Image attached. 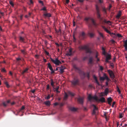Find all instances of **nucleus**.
Returning a JSON list of instances; mask_svg holds the SVG:
<instances>
[{"label":"nucleus","instance_id":"36","mask_svg":"<svg viewBox=\"0 0 127 127\" xmlns=\"http://www.w3.org/2000/svg\"><path fill=\"white\" fill-rule=\"evenodd\" d=\"M59 68H62L64 70V69H66V67L64 66L63 65H61V67H59Z\"/></svg>","mask_w":127,"mask_h":127},{"label":"nucleus","instance_id":"57","mask_svg":"<svg viewBox=\"0 0 127 127\" xmlns=\"http://www.w3.org/2000/svg\"><path fill=\"white\" fill-rule=\"evenodd\" d=\"M31 91V92L33 93H34L35 92V89H34V90H32Z\"/></svg>","mask_w":127,"mask_h":127},{"label":"nucleus","instance_id":"15","mask_svg":"<svg viewBox=\"0 0 127 127\" xmlns=\"http://www.w3.org/2000/svg\"><path fill=\"white\" fill-rule=\"evenodd\" d=\"M69 109L71 111L75 112L76 111L77 109L76 108L71 106H69Z\"/></svg>","mask_w":127,"mask_h":127},{"label":"nucleus","instance_id":"6","mask_svg":"<svg viewBox=\"0 0 127 127\" xmlns=\"http://www.w3.org/2000/svg\"><path fill=\"white\" fill-rule=\"evenodd\" d=\"M50 58L51 61L56 65H59V64H61V61L58 60V58H56L55 60L53 59L51 57Z\"/></svg>","mask_w":127,"mask_h":127},{"label":"nucleus","instance_id":"18","mask_svg":"<svg viewBox=\"0 0 127 127\" xmlns=\"http://www.w3.org/2000/svg\"><path fill=\"white\" fill-rule=\"evenodd\" d=\"M125 49L127 51V40H126L124 42V46Z\"/></svg>","mask_w":127,"mask_h":127},{"label":"nucleus","instance_id":"53","mask_svg":"<svg viewBox=\"0 0 127 127\" xmlns=\"http://www.w3.org/2000/svg\"><path fill=\"white\" fill-rule=\"evenodd\" d=\"M59 88H60L59 87V86H58L56 88H54V89H56L55 90L57 91V90H58L59 89Z\"/></svg>","mask_w":127,"mask_h":127},{"label":"nucleus","instance_id":"16","mask_svg":"<svg viewBox=\"0 0 127 127\" xmlns=\"http://www.w3.org/2000/svg\"><path fill=\"white\" fill-rule=\"evenodd\" d=\"M112 99L111 97H108L107 98V100L108 102L109 105H111V102L112 101Z\"/></svg>","mask_w":127,"mask_h":127},{"label":"nucleus","instance_id":"25","mask_svg":"<svg viewBox=\"0 0 127 127\" xmlns=\"http://www.w3.org/2000/svg\"><path fill=\"white\" fill-rule=\"evenodd\" d=\"M68 97V95L66 93H65V95L64 98V100H66L67 98Z\"/></svg>","mask_w":127,"mask_h":127},{"label":"nucleus","instance_id":"58","mask_svg":"<svg viewBox=\"0 0 127 127\" xmlns=\"http://www.w3.org/2000/svg\"><path fill=\"white\" fill-rule=\"evenodd\" d=\"M39 56L38 55H36L35 56V57L36 59L38 58Z\"/></svg>","mask_w":127,"mask_h":127},{"label":"nucleus","instance_id":"34","mask_svg":"<svg viewBox=\"0 0 127 127\" xmlns=\"http://www.w3.org/2000/svg\"><path fill=\"white\" fill-rule=\"evenodd\" d=\"M5 85L6 86L7 88H9V86L8 84V83L7 82H5Z\"/></svg>","mask_w":127,"mask_h":127},{"label":"nucleus","instance_id":"44","mask_svg":"<svg viewBox=\"0 0 127 127\" xmlns=\"http://www.w3.org/2000/svg\"><path fill=\"white\" fill-rule=\"evenodd\" d=\"M86 76H87L88 77V78L89 79L90 78V75L89 73H87L86 74Z\"/></svg>","mask_w":127,"mask_h":127},{"label":"nucleus","instance_id":"17","mask_svg":"<svg viewBox=\"0 0 127 127\" xmlns=\"http://www.w3.org/2000/svg\"><path fill=\"white\" fill-rule=\"evenodd\" d=\"M109 92V90L107 88H105L104 90V94L106 96H107Z\"/></svg>","mask_w":127,"mask_h":127},{"label":"nucleus","instance_id":"40","mask_svg":"<svg viewBox=\"0 0 127 127\" xmlns=\"http://www.w3.org/2000/svg\"><path fill=\"white\" fill-rule=\"evenodd\" d=\"M117 35L118 37H122V36L121 34H117Z\"/></svg>","mask_w":127,"mask_h":127},{"label":"nucleus","instance_id":"2","mask_svg":"<svg viewBox=\"0 0 127 127\" xmlns=\"http://www.w3.org/2000/svg\"><path fill=\"white\" fill-rule=\"evenodd\" d=\"M88 100L90 102H91L92 101V99H94L96 101L98 100L102 103L105 102V99L104 97H102L100 99H98L97 96H92L90 94L88 95Z\"/></svg>","mask_w":127,"mask_h":127},{"label":"nucleus","instance_id":"8","mask_svg":"<svg viewBox=\"0 0 127 127\" xmlns=\"http://www.w3.org/2000/svg\"><path fill=\"white\" fill-rule=\"evenodd\" d=\"M107 72L111 78L112 79H114L115 78V76L114 73L112 71L110 70H108Z\"/></svg>","mask_w":127,"mask_h":127},{"label":"nucleus","instance_id":"37","mask_svg":"<svg viewBox=\"0 0 127 127\" xmlns=\"http://www.w3.org/2000/svg\"><path fill=\"white\" fill-rule=\"evenodd\" d=\"M41 10L46 11V8L45 7H44L42 8L41 9Z\"/></svg>","mask_w":127,"mask_h":127},{"label":"nucleus","instance_id":"31","mask_svg":"<svg viewBox=\"0 0 127 127\" xmlns=\"http://www.w3.org/2000/svg\"><path fill=\"white\" fill-rule=\"evenodd\" d=\"M98 33L100 36L102 38L103 37V34L101 32H98Z\"/></svg>","mask_w":127,"mask_h":127},{"label":"nucleus","instance_id":"29","mask_svg":"<svg viewBox=\"0 0 127 127\" xmlns=\"http://www.w3.org/2000/svg\"><path fill=\"white\" fill-rule=\"evenodd\" d=\"M124 114L123 113H121L119 114V118H122Z\"/></svg>","mask_w":127,"mask_h":127},{"label":"nucleus","instance_id":"62","mask_svg":"<svg viewBox=\"0 0 127 127\" xmlns=\"http://www.w3.org/2000/svg\"><path fill=\"white\" fill-rule=\"evenodd\" d=\"M93 77L95 80L97 79V77L95 75L93 76Z\"/></svg>","mask_w":127,"mask_h":127},{"label":"nucleus","instance_id":"11","mask_svg":"<svg viewBox=\"0 0 127 127\" xmlns=\"http://www.w3.org/2000/svg\"><path fill=\"white\" fill-rule=\"evenodd\" d=\"M79 38L82 39H84L85 37V33L83 32L80 34L79 36Z\"/></svg>","mask_w":127,"mask_h":127},{"label":"nucleus","instance_id":"20","mask_svg":"<svg viewBox=\"0 0 127 127\" xmlns=\"http://www.w3.org/2000/svg\"><path fill=\"white\" fill-rule=\"evenodd\" d=\"M44 104L47 106H49L50 105V101L48 100L45 102Z\"/></svg>","mask_w":127,"mask_h":127},{"label":"nucleus","instance_id":"14","mask_svg":"<svg viewBox=\"0 0 127 127\" xmlns=\"http://www.w3.org/2000/svg\"><path fill=\"white\" fill-rule=\"evenodd\" d=\"M111 59V56L109 54H108L106 57V59L105 62L106 63H108L109 62L108 60Z\"/></svg>","mask_w":127,"mask_h":127},{"label":"nucleus","instance_id":"54","mask_svg":"<svg viewBox=\"0 0 127 127\" xmlns=\"http://www.w3.org/2000/svg\"><path fill=\"white\" fill-rule=\"evenodd\" d=\"M16 59L17 61H19L21 60V59L20 58H17Z\"/></svg>","mask_w":127,"mask_h":127},{"label":"nucleus","instance_id":"42","mask_svg":"<svg viewBox=\"0 0 127 127\" xmlns=\"http://www.w3.org/2000/svg\"><path fill=\"white\" fill-rule=\"evenodd\" d=\"M69 94H70V95H71L72 96H74V93H73L72 92H69Z\"/></svg>","mask_w":127,"mask_h":127},{"label":"nucleus","instance_id":"47","mask_svg":"<svg viewBox=\"0 0 127 127\" xmlns=\"http://www.w3.org/2000/svg\"><path fill=\"white\" fill-rule=\"evenodd\" d=\"M25 108L24 106H22L21 108L20 111H21V110H24Z\"/></svg>","mask_w":127,"mask_h":127},{"label":"nucleus","instance_id":"51","mask_svg":"<svg viewBox=\"0 0 127 127\" xmlns=\"http://www.w3.org/2000/svg\"><path fill=\"white\" fill-rule=\"evenodd\" d=\"M99 67H100V69L101 70V71H102L103 70V68L102 66H100Z\"/></svg>","mask_w":127,"mask_h":127},{"label":"nucleus","instance_id":"63","mask_svg":"<svg viewBox=\"0 0 127 127\" xmlns=\"http://www.w3.org/2000/svg\"><path fill=\"white\" fill-rule=\"evenodd\" d=\"M102 53H103V54L104 55H105V54H106V52H105V51H103Z\"/></svg>","mask_w":127,"mask_h":127},{"label":"nucleus","instance_id":"33","mask_svg":"<svg viewBox=\"0 0 127 127\" xmlns=\"http://www.w3.org/2000/svg\"><path fill=\"white\" fill-rule=\"evenodd\" d=\"M60 68V73H63L64 72V70L62 69V68Z\"/></svg>","mask_w":127,"mask_h":127},{"label":"nucleus","instance_id":"52","mask_svg":"<svg viewBox=\"0 0 127 127\" xmlns=\"http://www.w3.org/2000/svg\"><path fill=\"white\" fill-rule=\"evenodd\" d=\"M44 52L47 55H49V53L48 52H47L46 51V50H45Z\"/></svg>","mask_w":127,"mask_h":127},{"label":"nucleus","instance_id":"4","mask_svg":"<svg viewBox=\"0 0 127 127\" xmlns=\"http://www.w3.org/2000/svg\"><path fill=\"white\" fill-rule=\"evenodd\" d=\"M79 82V80L77 77H74L73 80L70 81L72 85L75 86L78 85Z\"/></svg>","mask_w":127,"mask_h":127},{"label":"nucleus","instance_id":"46","mask_svg":"<svg viewBox=\"0 0 127 127\" xmlns=\"http://www.w3.org/2000/svg\"><path fill=\"white\" fill-rule=\"evenodd\" d=\"M69 2V0H66V2L65 3V4H68Z\"/></svg>","mask_w":127,"mask_h":127},{"label":"nucleus","instance_id":"10","mask_svg":"<svg viewBox=\"0 0 127 127\" xmlns=\"http://www.w3.org/2000/svg\"><path fill=\"white\" fill-rule=\"evenodd\" d=\"M92 105L94 107V108L92 113V115L95 114L98 109L94 104H93Z\"/></svg>","mask_w":127,"mask_h":127},{"label":"nucleus","instance_id":"32","mask_svg":"<svg viewBox=\"0 0 127 127\" xmlns=\"http://www.w3.org/2000/svg\"><path fill=\"white\" fill-rule=\"evenodd\" d=\"M50 95H48V96L45 97V98L47 99H50Z\"/></svg>","mask_w":127,"mask_h":127},{"label":"nucleus","instance_id":"19","mask_svg":"<svg viewBox=\"0 0 127 127\" xmlns=\"http://www.w3.org/2000/svg\"><path fill=\"white\" fill-rule=\"evenodd\" d=\"M121 15V11H120L117 14L116 17L117 18H119Z\"/></svg>","mask_w":127,"mask_h":127},{"label":"nucleus","instance_id":"49","mask_svg":"<svg viewBox=\"0 0 127 127\" xmlns=\"http://www.w3.org/2000/svg\"><path fill=\"white\" fill-rule=\"evenodd\" d=\"M50 88V86L49 84L47 85L46 89L47 90H48Z\"/></svg>","mask_w":127,"mask_h":127},{"label":"nucleus","instance_id":"64","mask_svg":"<svg viewBox=\"0 0 127 127\" xmlns=\"http://www.w3.org/2000/svg\"><path fill=\"white\" fill-rule=\"evenodd\" d=\"M30 2L31 4H32L33 3V1L32 0H30Z\"/></svg>","mask_w":127,"mask_h":127},{"label":"nucleus","instance_id":"45","mask_svg":"<svg viewBox=\"0 0 127 127\" xmlns=\"http://www.w3.org/2000/svg\"><path fill=\"white\" fill-rule=\"evenodd\" d=\"M95 80L96 83L98 84V85H99V83L98 82V81L97 79H96Z\"/></svg>","mask_w":127,"mask_h":127},{"label":"nucleus","instance_id":"22","mask_svg":"<svg viewBox=\"0 0 127 127\" xmlns=\"http://www.w3.org/2000/svg\"><path fill=\"white\" fill-rule=\"evenodd\" d=\"M48 67L49 68V69L51 70H52L53 69L52 68V66L50 64V63H49L48 64Z\"/></svg>","mask_w":127,"mask_h":127},{"label":"nucleus","instance_id":"43","mask_svg":"<svg viewBox=\"0 0 127 127\" xmlns=\"http://www.w3.org/2000/svg\"><path fill=\"white\" fill-rule=\"evenodd\" d=\"M1 71L2 72H6V70L4 68H2L1 70Z\"/></svg>","mask_w":127,"mask_h":127},{"label":"nucleus","instance_id":"23","mask_svg":"<svg viewBox=\"0 0 127 127\" xmlns=\"http://www.w3.org/2000/svg\"><path fill=\"white\" fill-rule=\"evenodd\" d=\"M89 35L91 37H94V33L92 32H89L88 33Z\"/></svg>","mask_w":127,"mask_h":127},{"label":"nucleus","instance_id":"3","mask_svg":"<svg viewBox=\"0 0 127 127\" xmlns=\"http://www.w3.org/2000/svg\"><path fill=\"white\" fill-rule=\"evenodd\" d=\"M79 48L80 50H85L87 53L91 54L92 52L91 48L86 45L84 46H80L79 47Z\"/></svg>","mask_w":127,"mask_h":127},{"label":"nucleus","instance_id":"5","mask_svg":"<svg viewBox=\"0 0 127 127\" xmlns=\"http://www.w3.org/2000/svg\"><path fill=\"white\" fill-rule=\"evenodd\" d=\"M85 20L88 22V24H89V25L90 26L91 25L88 22L89 20H90L91 22L93 25L95 26H96V24L93 18H86L85 19Z\"/></svg>","mask_w":127,"mask_h":127},{"label":"nucleus","instance_id":"30","mask_svg":"<svg viewBox=\"0 0 127 127\" xmlns=\"http://www.w3.org/2000/svg\"><path fill=\"white\" fill-rule=\"evenodd\" d=\"M73 41L74 42H76V39L75 37V35L74 34H73Z\"/></svg>","mask_w":127,"mask_h":127},{"label":"nucleus","instance_id":"60","mask_svg":"<svg viewBox=\"0 0 127 127\" xmlns=\"http://www.w3.org/2000/svg\"><path fill=\"white\" fill-rule=\"evenodd\" d=\"M115 102H113L112 105V107H113L114 106V105L115 104Z\"/></svg>","mask_w":127,"mask_h":127},{"label":"nucleus","instance_id":"9","mask_svg":"<svg viewBox=\"0 0 127 127\" xmlns=\"http://www.w3.org/2000/svg\"><path fill=\"white\" fill-rule=\"evenodd\" d=\"M43 17L45 18H49L51 17V14L50 13L46 12L43 13Z\"/></svg>","mask_w":127,"mask_h":127},{"label":"nucleus","instance_id":"27","mask_svg":"<svg viewBox=\"0 0 127 127\" xmlns=\"http://www.w3.org/2000/svg\"><path fill=\"white\" fill-rule=\"evenodd\" d=\"M51 85L53 87H54V83L53 81V80L52 79H51Z\"/></svg>","mask_w":127,"mask_h":127},{"label":"nucleus","instance_id":"59","mask_svg":"<svg viewBox=\"0 0 127 127\" xmlns=\"http://www.w3.org/2000/svg\"><path fill=\"white\" fill-rule=\"evenodd\" d=\"M110 65L112 67H114V65L113 63H111Z\"/></svg>","mask_w":127,"mask_h":127},{"label":"nucleus","instance_id":"21","mask_svg":"<svg viewBox=\"0 0 127 127\" xmlns=\"http://www.w3.org/2000/svg\"><path fill=\"white\" fill-rule=\"evenodd\" d=\"M10 102V100H8L6 102H3V106L5 107L7 106V103H9Z\"/></svg>","mask_w":127,"mask_h":127},{"label":"nucleus","instance_id":"56","mask_svg":"<svg viewBox=\"0 0 127 127\" xmlns=\"http://www.w3.org/2000/svg\"><path fill=\"white\" fill-rule=\"evenodd\" d=\"M39 2L40 3H41L42 4V5H43V1H42L39 0Z\"/></svg>","mask_w":127,"mask_h":127},{"label":"nucleus","instance_id":"48","mask_svg":"<svg viewBox=\"0 0 127 127\" xmlns=\"http://www.w3.org/2000/svg\"><path fill=\"white\" fill-rule=\"evenodd\" d=\"M21 51L23 54H26V52L24 50H22Z\"/></svg>","mask_w":127,"mask_h":127},{"label":"nucleus","instance_id":"38","mask_svg":"<svg viewBox=\"0 0 127 127\" xmlns=\"http://www.w3.org/2000/svg\"><path fill=\"white\" fill-rule=\"evenodd\" d=\"M100 80L104 81L105 80V78L104 77H100Z\"/></svg>","mask_w":127,"mask_h":127},{"label":"nucleus","instance_id":"35","mask_svg":"<svg viewBox=\"0 0 127 127\" xmlns=\"http://www.w3.org/2000/svg\"><path fill=\"white\" fill-rule=\"evenodd\" d=\"M72 53H68L66 54V55L67 56H70L72 55Z\"/></svg>","mask_w":127,"mask_h":127},{"label":"nucleus","instance_id":"26","mask_svg":"<svg viewBox=\"0 0 127 127\" xmlns=\"http://www.w3.org/2000/svg\"><path fill=\"white\" fill-rule=\"evenodd\" d=\"M25 40L24 38L22 37H19V40L21 42H24V41Z\"/></svg>","mask_w":127,"mask_h":127},{"label":"nucleus","instance_id":"24","mask_svg":"<svg viewBox=\"0 0 127 127\" xmlns=\"http://www.w3.org/2000/svg\"><path fill=\"white\" fill-rule=\"evenodd\" d=\"M29 69L27 68H26L25 70H24L22 72V74H24L25 73H27Z\"/></svg>","mask_w":127,"mask_h":127},{"label":"nucleus","instance_id":"13","mask_svg":"<svg viewBox=\"0 0 127 127\" xmlns=\"http://www.w3.org/2000/svg\"><path fill=\"white\" fill-rule=\"evenodd\" d=\"M94 63V59L93 57H90L89 58V60L88 64H92Z\"/></svg>","mask_w":127,"mask_h":127},{"label":"nucleus","instance_id":"39","mask_svg":"<svg viewBox=\"0 0 127 127\" xmlns=\"http://www.w3.org/2000/svg\"><path fill=\"white\" fill-rule=\"evenodd\" d=\"M103 11L104 12V13H106V10L105 8H103Z\"/></svg>","mask_w":127,"mask_h":127},{"label":"nucleus","instance_id":"61","mask_svg":"<svg viewBox=\"0 0 127 127\" xmlns=\"http://www.w3.org/2000/svg\"><path fill=\"white\" fill-rule=\"evenodd\" d=\"M99 1V2L100 3H101L102 2L103 0H98Z\"/></svg>","mask_w":127,"mask_h":127},{"label":"nucleus","instance_id":"28","mask_svg":"<svg viewBox=\"0 0 127 127\" xmlns=\"http://www.w3.org/2000/svg\"><path fill=\"white\" fill-rule=\"evenodd\" d=\"M9 3L10 4L12 7H13V6H14V4L12 1H11V0H10L9 1Z\"/></svg>","mask_w":127,"mask_h":127},{"label":"nucleus","instance_id":"1","mask_svg":"<svg viewBox=\"0 0 127 127\" xmlns=\"http://www.w3.org/2000/svg\"><path fill=\"white\" fill-rule=\"evenodd\" d=\"M96 14L97 18L100 20V21H102V24H104L103 23L108 24V25H111V22L109 21H107L105 19L103 20L102 18L101 17L100 15V14L99 11V8L98 6H96Z\"/></svg>","mask_w":127,"mask_h":127},{"label":"nucleus","instance_id":"50","mask_svg":"<svg viewBox=\"0 0 127 127\" xmlns=\"http://www.w3.org/2000/svg\"><path fill=\"white\" fill-rule=\"evenodd\" d=\"M117 88H118L117 91L119 92V94H120L121 93L120 90L119 88L118 87H117Z\"/></svg>","mask_w":127,"mask_h":127},{"label":"nucleus","instance_id":"55","mask_svg":"<svg viewBox=\"0 0 127 127\" xmlns=\"http://www.w3.org/2000/svg\"><path fill=\"white\" fill-rule=\"evenodd\" d=\"M104 116L105 117V118L106 120V121H107V116H106V114L105 113H104Z\"/></svg>","mask_w":127,"mask_h":127},{"label":"nucleus","instance_id":"7","mask_svg":"<svg viewBox=\"0 0 127 127\" xmlns=\"http://www.w3.org/2000/svg\"><path fill=\"white\" fill-rule=\"evenodd\" d=\"M102 28L104 30L106 31L107 33L110 34L111 36H113L115 35V34L113 32H111L109 31L104 26H102Z\"/></svg>","mask_w":127,"mask_h":127},{"label":"nucleus","instance_id":"12","mask_svg":"<svg viewBox=\"0 0 127 127\" xmlns=\"http://www.w3.org/2000/svg\"><path fill=\"white\" fill-rule=\"evenodd\" d=\"M83 97H79L78 98L77 100L79 103L82 104L83 103Z\"/></svg>","mask_w":127,"mask_h":127},{"label":"nucleus","instance_id":"41","mask_svg":"<svg viewBox=\"0 0 127 127\" xmlns=\"http://www.w3.org/2000/svg\"><path fill=\"white\" fill-rule=\"evenodd\" d=\"M98 55V53L97 52H96V54L95 56V58H98L97 57Z\"/></svg>","mask_w":127,"mask_h":127}]
</instances>
